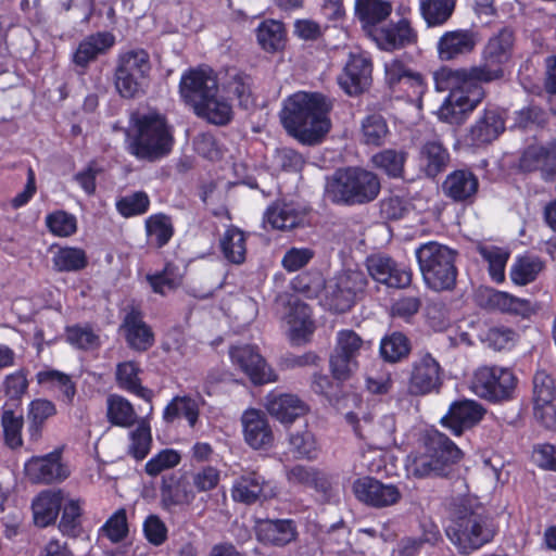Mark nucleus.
<instances>
[{"instance_id":"f257e3e1","label":"nucleus","mask_w":556,"mask_h":556,"mask_svg":"<svg viewBox=\"0 0 556 556\" xmlns=\"http://www.w3.org/2000/svg\"><path fill=\"white\" fill-rule=\"evenodd\" d=\"M515 37L504 27L492 35L481 52V62L469 67H442L433 75L439 92L448 91L437 111L441 122L462 125L486 96L484 84L502 80L504 65L513 53Z\"/></svg>"},{"instance_id":"f03ea898","label":"nucleus","mask_w":556,"mask_h":556,"mask_svg":"<svg viewBox=\"0 0 556 556\" xmlns=\"http://www.w3.org/2000/svg\"><path fill=\"white\" fill-rule=\"evenodd\" d=\"M331 104L320 93L295 92L283 101L280 119L289 135L301 143H319L331 128Z\"/></svg>"},{"instance_id":"7ed1b4c3","label":"nucleus","mask_w":556,"mask_h":556,"mask_svg":"<svg viewBox=\"0 0 556 556\" xmlns=\"http://www.w3.org/2000/svg\"><path fill=\"white\" fill-rule=\"evenodd\" d=\"M496 533L493 519L484 506L473 498L462 500L453 514L446 535L464 555L490 543Z\"/></svg>"},{"instance_id":"20e7f679","label":"nucleus","mask_w":556,"mask_h":556,"mask_svg":"<svg viewBox=\"0 0 556 556\" xmlns=\"http://www.w3.org/2000/svg\"><path fill=\"white\" fill-rule=\"evenodd\" d=\"M127 151L139 161L156 162L167 156L174 147V129L165 115L150 111L131 117Z\"/></svg>"},{"instance_id":"39448f33","label":"nucleus","mask_w":556,"mask_h":556,"mask_svg":"<svg viewBox=\"0 0 556 556\" xmlns=\"http://www.w3.org/2000/svg\"><path fill=\"white\" fill-rule=\"evenodd\" d=\"M462 457L463 452L450 438L431 430L424 445L406 457L405 469L408 477L417 479L447 477Z\"/></svg>"},{"instance_id":"423d86ee","label":"nucleus","mask_w":556,"mask_h":556,"mask_svg":"<svg viewBox=\"0 0 556 556\" xmlns=\"http://www.w3.org/2000/svg\"><path fill=\"white\" fill-rule=\"evenodd\" d=\"M380 189V179L375 173L361 167H345L327 177L325 197L336 204L362 205L374 201Z\"/></svg>"},{"instance_id":"0eeeda50","label":"nucleus","mask_w":556,"mask_h":556,"mask_svg":"<svg viewBox=\"0 0 556 556\" xmlns=\"http://www.w3.org/2000/svg\"><path fill=\"white\" fill-rule=\"evenodd\" d=\"M415 256L425 285L433 291H451L456 286L457 251L437 241L421 243Z\"/></svg>"},{"instance_id":"6e6552de","label":"nucleus","mask_w":556,"mask_h":556,"mask_svg":"<svg viewBox=\"0 0 556 556\" xmlns=\"http://www.w3.org/2000/svg\"><path fill=\"white\" fill-rule=\"evenodd\" d=\"M150 58L143 49H131L118 54L114 84L123 98L131 99L141 94L150 72Z\"/></svg>"},{"instance_id":"1a4fd4ad","label":"nucleus","mask_w":556,"mask_h":556,"mask_svg":"<svg viewBox=\"0 0 556 556\" xmlns=\"http://www.w3.org/2000/svg\"><path fill=\"white\" fill-rule=\"evenodd\" d=\"M367 286V278L361 270H344L327 281L321 296L323 305L334 313H344L355 303Z\"/></svg>"},{"instance_id":"9d476101","label":"nucleus","mask_w":556,"mask_h":556,"mask_svg":"<svg viewBox=\"0 0 556 556\" xmlns=\"http://www.w3.org/2000/svg\"><path fill=\"white\" fill-rule=\"evenodd\" d=\"M371 351V342L362 339L354 330L337 332L336 346L330 356V369L338 380L348 379L358 368L357 358Z\"/></svg>"},{"instance_id":"9b49d317","label":"nucleus","mask_w":556,"mask_h":556,"mask_svg":"<svg viewBox=\"0 0 556 556\" xmlns=\"http://www.w3.org/2000/svg\"><path fill=\"white\" fill-rule=\"evenodd\" d=\"M517 377L506 367H479L470 381L472 392L479 397L500 402L509 400L516 389Z\"/></svg>"},{"instance_id":"f8f14e48","label":"nucleus","mask_w":556,"mask_h":556,"mask_svg":"<svg viewBox=\"0 0 556 556\" xmlns=\"http://www.w3.org/2000/svg\"><path fill=\"white\" fill-rule=\"evenodd\" d=\"M386 81L394 92H405L408 101L420 103L427 90V84L419 73L413 72L399 59L384 64Z\"/></svg>"},{"instance_id":"ddd939ff","label":"nucleus","mask_w":556,"mask_h":556,"mask_svg":"<svg viewBox=\"0 0 556 556\" xmlns=\"http://www.w3.org/2000/svg\"><path fill=\"white\" fill-rule=\"evenodd\" d=\"M533 415L545 428L556 430V386L544 370L533 378Z\"/></svg>"},{"instance_id":"4468645a","label":"nucleus","mask_w":556,"mask_h":556,"mask_svg":"<svg viewBox=\"0 0 556 556\" xmlns=\"http://www.w3.org/2000/svg\"><path fill=\"white\" fill-rule=\"evenodd\" d=\"M63 448L58 447L42 456H33L25 465L24 470L28 479L36 483L51 484L65 480L71 471L62 460Z\"/></svg>"},{"instance_id":"2eb2a0df","label":"nucleus","mask_w":556,"mask_h":556,"mask_svg":"<svg viewBox=\"0 0 556 556\" xmlns=\"http://www.w3.org/2000/svg\"><path fill=\"white\" fill-rule=\"evenodd\" d=\"M217 87L216 75L207 66H199L185 72L179 83L180 96L192 109L217 91Z\"/></svg>"},{"instance_id":"dca6fc26","label":"nucleus","mask_w":556,"mask_h":556,"mask_svg":"<svg viewBox=\"0 0 556 556\" xmlns=\"http://www.w3.org/2000/svg\"><path fill=\"white\" fill-rule=\"evenodd\" d=\"M366 267L375 281L389 288H405L412 281V268L404 263L395 262L387 255L377 254L367 257Z\"/></svg>"},{"instance_id":"f3484780","label":"nucleus","mask_w":556,"mask_h":556,"mask_svg":"<svg viewBox=\"0 0 556 556\" xmlns=\"http://www.w3.org/2000/svg\"><path fill=\"white\" fill-rule=\"evenodd\" d=\"M229 355L233 365L238 366L254 384L277 381V375L267 365L256 346L244 344L232 346Z\"/></svg>"},{"instance_id":"a211bd4d","label":"nucleus","mask_w":556,"mask_h":556,"mask_svg":"<svg viewBox=\"0 0 556 556\" xmlns=\"http://www.w3.org/2000/svg\"><path fill=\"white\" fill-rule=\"evenodd\" d=\"M353 492L358 501L375 508L395 505L402 497L396 485L382 483L371 477L355 480Z\"/></svg>"},{"instance_id":"6ab92c4d","label":"nucleus","mask_w":556,"mask_h":556,"mask_svg":"<svg viewBox=\"0 0 556 556\" xmlns=\"http://www.w3.org/2000/svg\"><path fill=\"white\" fill-rule=\"evenodd\" d=\"M442 368L428 352L421 353L413 363L408 390L415 395H425L437 391L442 383Z\"/></svg>"},{"instance_id":"aec40b11","label":"nucleus","mask_w":556,"mask_h":556,"mask_svg":"<svg viewBox=\"0 0 556 556\" xmlns=\"http://www.w3.org/2000/svg\"><path fill=\"white\" fill-rule=\"evenodd\" d=\"M371 39L380 49L393 51L416 45L418 33L407 18H401L396 23L374 28L371 30Z\"/></svg>"},{"instance_id":"412c9836","label":"nucleus","mask_w":556,"mask_h":556,"mask_svg":"<svg viewBox=\"0 0 556 556\" xmlns=\"http://www.w3.org/2000/svg\"><path fill=\"white\" fill-rule=\"evenodd\" d=\"M478 43L477 34L471 29L458 28L444 31L437 41V54L443 62L470 54Z\"/></svg>"},{"instance_id":"4be33fe9","label":"nucleus","mask_w":556,"mask_h":556,"mask_svg":"<svg viewBox=\"0 0 556 556\" xmlns=\"http://www.w3.org/2000/svg\"><path fill=\"white\" fill-rule=\"evenodd\" d=\"M277 494L276 486L267 482L256 472H248L235 480L231 497L235 502L253 504L257 501L271 498Z\"/></svg>"},{"instance_id":"5701e85b","label":"nucleus","mask_w":556,"mask_h":556,"mask_svg":"<svg viewBox=\"0 0 556 556\" xmlns=\"http://www.w3.org/2000/svg\"><path fill=\"white\" fill-rule=\"evenodd\" d=\"M241 425L245 443L254 450L271 445L274 435L265 414L249 408L241 416Z\"/></svg>"},{"instance_id":"b1692460","label":"nucleus","mask_w":556,"mask_h":556,"mask_svg":"<svg viewBox=\"0 0 556 556\" xmlns=\"http://www.w3.org/2000/svg\"><path fill=\"white\" fill-rule=\"evenodd\" d=\"M481 300L482 304L489 309L522 318L530 317L535 312V307L530 300L495 289L484 290L481 293Z\"/></svg>"},{"instance_id":"393cba45","label":"nucleus","mask_w":556,"mask_h":556,"mask_svg":"<svg viewBox=\"0 0 556 556\" xmlns=\"http://www.w3.org/2000/svg\"><path fill=\"white\" fill-rule=\"evenodd\" d=\"M483 413V408L473 401L455 402L451 405L447 414L441 418V424L454 435H460L477 425Z\"/></svg>"},{"instance_id":"a878e982","label":"nucleus","mask_w":556,"mask_h":556,"mask_svg":"<svg viewBox=\"0 0 556 556\" xmlns=\"http://www.w3.org/2000/svg\"><path fill=\"white\" fill-rule=\"evenodd\" d=\"M371 62L363 54H351L339 76L341 88L349 94L362 92L370 83Z\"/></svg>"},{"instance_id":"bb28decb","label":"nucleus","mask_w":556,"mask_h":556,"mask_svg":"<svg viewBox=\"0 0 556 556\" xmlns=\"http://www.w3.org/2000/svg\"><path fill=\"white\" fill-rule=\"evenodd\" d=\"M265 407L270 416L281 424H291L303 416L308 407L298 395L270 392L266 396Z\"/></svg>"},{"instance_id":"cd10ccee","label":"nucleus","mask_w":556,"mask_h":556,"mask_svg":"<svg viewBox=\"0 0 556 556\" xmlns=\"http://www.w3.org/2000/svg\"><path fill=\"white\" fill-rule=\"evenodd\" d=\"M505 130L503 113L495 108L484 109L469 130V140L475 146L490 143Z\"/></svg>"},{"instance_id":"c85d7f7f","label":"nucleus","mask_w":556,"mask_h":556,"mask_svg":"<svg viewBox=\"0 0 556 556\" xmlns=\"http://www.w3.org/2000/svg\"><path fill=\"white\" fill-rule=\"evenodd\" d=\"M478 189V177L468 169L450 173L442 184L443 193L454 202H471Z\"/></svg>"},{"instance_id":"c756f323","label":"nucleus","mask_w":556,"mask_h":556,"mask_svg":"<svg viewBox=\"0 0 556 556\" xmlns=\"http://www.w3.org/2000/svg\"><path fill=\"white\" fill-rule=\"evenodd\" d=\"M257 539L266 544L285 546L296 539V526L291 519H267L256 527Z\"/></svg>"},{"instance_id":"7c9ffc66","label":"nucleus","mask_w":556,"mask_h":556,"mask_svg":"<svg viewBox=\"0 0 556 556\" xmlns=\"http://www.w3.org/2000/svg\"><path fill=\"white\" fill-rule=\"evenodd\" d=\"M286 320L289 337L296 344L305 341L314 331L311 308L298 299L290 300Z\"/></svg>"},{"instance_id":"2f4dec72","label":"nucleus","mask_w":556,"mask_h":556,"mask_svg":"<svg viewBox=\"0 0 556 556\" xmlns=\"http://www.w3.org/2000/svg\"><path fill=\"white\" fill-rule=\"evenodd\" d=\"M63 503L61 491H42L31 503L33 517L36 526L40 528L52 525L60 513Z\"/></svg>"},{"instance_id":"473e14b6","label":"nucleus","mask_w":556,"mask_h":556,"mask_svg":"<svg viewBox=\"0 0 556 556\" xmlns=\"http://www.w3.org/2000/svg\"><path fill=\"white\" fill-rule=\"evenodd\" d=\"M160 492L161 504L166 510L176 506L189 505L195 497L188 483L175 475L163 478Z\"/></svg>"},{"instance_id":"72a5a7b5","label":"nucleus","mask_w":556,"mask_h":556,"mask_svg":"<svg viewBox=\"0 0 556 556\" xmlns=\"http://www.w3.org/2000/svg\"><path fill=\"white\" fill-rule=\"evenodd\" d=\"M193 111L199 117L215 125H226L232 117V106L225 97L219 94L218 89L195 105Z\"/></svg>"},{"instance_id":"f704fd0d","label":"nucleus","mask_w":556,"mask_h":556,"mask_svg":"<svg viewBox=\"0 0 556 556\" xmlns=\"http://www.w3.org/2000/svg\"><path fill=\"white\" fill-rule=\"evenodd\" d=\"M115 43V37L109 31L97 33L86 37L74 53L76 65L86 66L99 54L105 53Z\"/></svg>"},{"instance_id":"c9c22d12","label":"nucleus","mask_w":556,"mask_h":556,"mask_svg":"<svg viewBox=\"0 0 556 556\" xmlns=\"http://www.w3.org/2000/svg\"><path fill=\"white\" fill-rule=\"evenodd\" d=\"M392 12V5L388 1L382 0H356L355 14L361 21L363 27L371 38V30L380 28L378 26Z\"/></svg>"},{"instance_id":"e433bc0d","label":"nucleus","mask_w":556,"mask_h":556,"mask_svg":"<svg viewBox=\"0 0 556 556\" xmlns=\"http://www.w3.org/2000/svg\"><path fill=\"white\" fill-rule=\"evenodd\" d=\"M287 479L292 484L314 489L315 491L328 494L331 489V480L328 475L317 468L296 465L287 471Z\"/></svg>"},{"instance_id":"4c0bfd02","label":"nucleus","mask_w":556,"mask_h":556,"mask_svg":"<svg viewBox=\"0 0 556 556\" xmlns=\"http://www.w3.org/2000/svg\"><path fill=\"white\" fill-rule=\"evenodd\" d=\"M456 0H418L420 17L428 28L441 27L452 17Z\"/></svg>"},{"instance_id":"58836bf2","label":"nucleus","mask_w":556,"mask_h":556,"mask_svg":"<svg viewBox=\"0 0 556 556\" xmlns=\"http://www.w3.org/2000/svg\"><path fill=\"white\" fill-rule=\"evenodd\" d=\"M301 220V211L293 202L277 201L270 205L264 216V223L273 229L294 228Z\"/></svg>"},{"instance_id":"ea45409f","label":"nucleus","mask_w":556,"mask_h":556,"mask_svg":"<svg viewBox=\"0 0 556 556\" xmlns=\"http://www.w3.org/2000/svg\"><path fill=\"white\" fill-rule=\"evenodd\" d=\"M123 327L126 340L132 349L146 351L152 346L154 342L153 333L137 312L132 311L126 315Z\"/></svg>"},{"instance_id":"a19ab883","label":"nucleus","mask_w":556,"mask_h":556,"mask_svg":"<svg viewBox=\"0 0 556 556\" xmlns=\"http://www.w3.org/2000/svg\"><path fill=\"white\" fill-rule=\"evenodd\" d=\"M139 365L134 361H127L116 366V382L121 389H124L144 401H151L152 391L142 387L139 378Z\"/></svg>"},{"instance_id":"79ce46f5","label":"nucleus","mask_w":556,"mask_h":556,"mask_svg":"<svg viewBox=\"0 0 556 556\" xmlns=\"http://www.w3.org/2000/svg\"><path fill=\"white\" fill-rule=\"evenodd\" d=\"M224 257L232 264H242L247 255V237L238 227H228L219 240Z\"/></svg>"},{"instance_id":"37998d69","label":"nucleus","mask_w":556,"mask_h":556,"mask_svg":"<svg viewBox=\"0 0 556 556\" xmlns=\"http://www.w3.org/2000/svg\"><path fill=\"white\" fill-rule=\"evenodd\" d=\"M182 277L184 274L179 266L166 263L162 270L148 274L146 280L154 293L166 295L180 287Z\"/></svg>"},{"instance_id":"c03bdc74","label":"nucleus","mask_w":556,"mask_h":556,"mask_svg":"<svg viewBox=\"0 0 556 556\" xmlns=\"http://www.w3.org/2000/svg\"><path fill=\"white\" fill-rule=\"evenodd\" d=\"M106 417L110 424L122 428H129L137 421L132 404L117 394H111L106 399Z\"/></svg>"},{"instance_id":"a18cd8bd","label":"nucleus","mask_w":556,"mask_h":556,"mask_svg":"<svg viewBox=\"0 0 556 556\" xmlns=\"http://www.w3.org/2000/svg\"><path fill=\"white\" fill-rule=\"evenodd\" d=\"M37 381L40 384L60 392V400L66 404H72L76 394L75 383L71 377L64 372L54 369L41 370L37 374Z\"/></svg>"},{"instance_id":"49530a36","label":"nucleus","mask_w":556,"mask_h":556,"mask_svg":"<svg viewBox=\"0 0 556 556\" xmlns=\"http://www.w3.org/2000/svg\"><path fill=\"white\" fill-rule=\"evenodd\" d=\"M258 45L267 52L280 50L285 45L286 30L283 24L276 20L262 22L256 29Z\"/></svg>"},{"instance_id":"de8ad7c7","label":"nucleus","mask_w":556,"mask_h":556,"mask_svg":"<svg viewBox=\"0 0 556 556\" xmlns=\"http://www.w3.org/2000/svg\"><path fill=\"white\" fill-rule=\"evenodd\" d=\"M420 165L429 177L437 176L448 161V153L437 141L426 142L420 150Z\"/></svg>"},{"instance_id":"09e8293b","label":"nucleus","mask_w":556,"mask_h":556,"mask_svg":"<svg viewBox=\"0 0 556 556\" xmlns=\"http://www.w3.org/2000/svg\"><path fill=\"white\" fill-rule=\"evenodd\" d=\"M544 268V262L536 256L518 257L511 265L509 276L514 285L526 286L536 279Z\"/></svg>"},{"instance_id":"8fccbe9b","label":"nucleus","mask_w":556,"mask_h":556,"mask_svg":"<svg viewBox=\"0 0 556 556\" xmlns=\"http://www.w3.org/2000/svg\"><path fill=\"white\" fill-rule=\"evenodd\" d=\"M146 232L150 243L162 248L172 239L174 227L167 215L153 214L146 220Z\"/></svg>"},{"instance_id":"3c124183","label":"nucleus","mask_w":556,"mask_h":556,"mask_svg":"<svg viewBox=\"0 0 556 556\" xmlns=\"http://www.w3.org/2000/svg\"><path fill=\"white\" fill-rule=\"evenodd\" d=\"M185 417L189 425L193 427L199 417V408L197 402L189 396H176L164 408L163 418L166 422Z\"/></svg>"},{"instance_id":"603ef678","label":"nucleus","mask_w":556,"mask_h":556,"mask_svg":"<svg viewBox=\"0 0 556 556\" xmlns=\"http://www.w3.org/2000/svg\"><path fill=\"white\" fill-rule=\"evenodd\" d=\"M1 425L5 444L12 450L21 447L23 445L22 429L24 425L22 413H15L5 404L2 409Z\"/></svg>"},{"instance_id":"864d4df0","label":"nucleus","mask_w":556,"mask_h":556,"mask_svg":"<svg viewBox=\"0 0 556 556\" xmlns=\"http://www.w3.org/2000/svg\"><path fill=\"white\" fill-rule=\"evenodd\" d=\"M53 267L58 271H77L87 266V255L80 248H60L52 257Z\"/></svg>"},{"instance_id":"5fc2aeb1","label":"nucleus","mask_w":556,"mask_h":556,"mask_svg":"<svg viewBox=\"0 0 556 556\" xmlns=\"http://www.w3.org/2000/svg\"><path fill=\"white\" fill-rule=\"evenodd\" d=\"M406 161V153L394 149H384L371 157L372 165L389 177H401Z\"/></svg>"},{"instance_id":"6e6d98bb","label":"nucleus","mask_w":556,"mask_h":556,"mask_svg":"<svg viewBox=\"0 0 556 556\" xmlns=\"http://www.w3.org/2000/svg\"><path fill=\"white\" fill-rule=\"evenodd\" d=\"M129 455L137 460L146 458L152 444L151 428L146 419H140L137 428L129 432Z\"/></svg>"},{"instance_id":"4d7b16f0","label":"nucleus","mask_w":556,"mask_h":556,"mask_svg":"<svg viewBox=\"0 0 556 556\" xmlns=\"http://www.w3.org/2000/svg\"><path fill=\"white\" fill-rule=\"evenodd\" d=\"M389 128L381 115H369L362 123V140L367 146H381L386 142Z\"/></svg>"},{"instance_id":"13d9d810","label":"nucleus","mask_w":556,"mask_h":556,"mask_svg":"<svg viewBox=\"0 0 556 556\" xmlns=\"http://www.w3.org/2000/svg\"><path fill=\"white\" fill-rule=\"evenodd\" d=\"M289 445L291 452L298 458H317L318 445L316 439L306 428L292 433L289 438Z\"/></svg>"},{"instance_id":"bf43d9fd","label":"nucleus","mask_w":556,"mask_h":556,"mask_svg":"<svg viewBox=\"0 0 556 556\" xmlns=\"http://www.w3.org/2000/svg\"><path fill=\"white\" fill-rule=\"evenodd\" d=\"M66 341L80 350H93L100 346V338L89 325H74L65 330Z\"/></svg>"},{"instance_id":"052dcab7","label":"nucleus","mask_w":556,"mask_h":556,"mask_svg":"<svg viewBox=\"0 0 556 556\" xmlns=\"http://www.w3.org/2000/svg\"><path fill=\"white\" fill-rule=\"evenodd\" d=\"M117 212L126 218L142 215L150 207V199L144 191H136L116 201Z\"/></svg>"},{"instance_id":"680f3d73","label":"nucleus","mask_w":556,"mask_h":556,"mask_svg":"<svg viewBox=\"0 0 556 556\" xmlns=\"http://www.w3.org/2000/svg\"><path fill=\"white\" fill-rule=\"evenodd\" d=\"M408 353L409 343L403 333L393 332L381 340L380 354L388 362L395 363L407 356Z\"/></svg>"},{"instance_id":"e2e57ef3","label":"nucleus","mask_w":556,"mask_h":556,"mask_svg":"<svg viewBox=\"0 0 556 556\" xmlns=\"http://www.w3.org/2000/svg\"><path fill=\"white\" fill-rule=\"evenodd\" d=\"M480 253L489 264V274L492 280L497 283L503 282L505 280V267L509 253L496 247L482 248Z\"/></svg>"},{"instance_id":"0e129e2a","label":"nucleus","mask_w":556,"mask_h":556,"mask_svg":"<svg viewBox=\"0 0 556 556\" xmlns=\"http://www.w3.org/2000/svg\"><path fill=\"white\" fill-rule=\"evenodd\" d=\"M103 536L108 538L112 543L124 541L129 532L127 514L124 508L117 509L101 527Z\"/></svg>"},{"instance_id":"69168bd1","label":"nucleus","mask_w":556,"mask_h":556,"mask_svg":"<svg viewBox=\"0 0 556 556\" xmlns=\"http://www.w3.org/2000/svg\"><path fill=\"white\" fill-rule=\"evenodd\" d=\"M46 226L56 237H70L77 230V220L72 214L55 211L47 215Z\"/></svg>"},{"instance_id":"338daca9","label":"nucleus","mask_w":556,"mask_h":556,"mask_svg":"<svg viewBox=\"0 0 556 556\" xmlns=\"http://www.w3.org/2000/svg\"><path fill=\"white\" fill-rule=\"evenodd\" d=\"M81 504L79 500H68L64 506L59 523L60 530L67 535H75L80 522Z\"/></svg>"},{"instance_id":"774afa93","label":"nucleus","mask_w":556,"mask_h":556,"mask_svg":"<svg viewBox=\"0 0 556 556\" xmlns=\"http://www.w3.org/2000/svg\"><path fill=\"white\" fill-rule=\"evenodd\" d=\"M180 462V455L174 450H163L146 464V472L151 477L160 475L162 471L174 468Z\"/></svg>"}]
</instances>
